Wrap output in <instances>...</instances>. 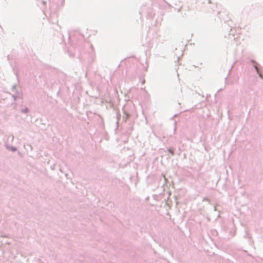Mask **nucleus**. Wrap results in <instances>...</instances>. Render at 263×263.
<instances>
[{"label":"nucleus","mask_w":263,"mask_h":263,"mask_svg":"<svg viewBox=\"0 0 263 263\" xmlns=\"http://www.w3.org/2000/svg\"><path fill=\"white\" fill-rule=\"evenodd\" d=\"M255 69H256L257 71H258V69H257V67H255Z\"/></svg>","instance_id":"nucleus-1"}]
</instances>
